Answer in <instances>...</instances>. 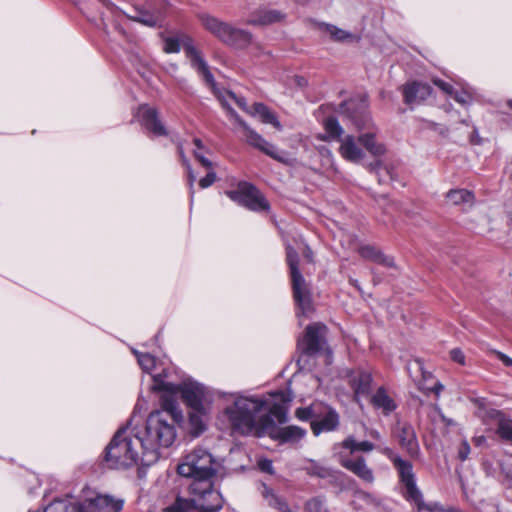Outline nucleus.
<instances>
[{"mask_svg":"<svg viewBox=\"0 0 512 512\" xmlns=\"http://www.w3.org/2000/svg\"><path fill=\"white\" fill-rule=\"evenodd\" d=\"M483 441H485V439L483 437H479L476 439L477 445H480Z\"/></svg>","mask_w":512,"mask_h":512,"instance_id":"58","label":"nucleus"},{"mask_svg":"<svg viewBox=\"0 0 512 512\" xmlns=\"http://www.w3.org/2000/svg\"><path fill=\"white\" fill-rule=\"evenodd\" d=\"M273 400L258 397L237 396L232 405L224 410L233 429L242 434L262 433L273 426L274 421L286 422V405L292 395L285 391L271 394Z\"/></svg>","mask_w":512,"mask_h":512,"instance_id":"2","label":"nucleus"},{"mask_svg":"<svg viewBox=\"0 0 512 512\" xmlns=\"http://www.w3.org/2000/svg\"><path fill=\"white\" fill-rule=\"evenodd\" d=\"M286 258L292 278L294 299L297 305L299 306L302 314H308L313 310V306L311 295L307 288L305 279L303 278L298 268V253L294 248L288 246L286 248Z\"/></svg>","mask_w":512,"mask_h":512,"instance_id":"9","label":"nucleus"},{"mask_svg":"<svg viewBox=\"0 0 512 512\" xmlns=\"http://www.w3.org/2000/svg\"><path fill=\"white\" fill-rule=\"evenodd\" d=\"M350 118L355 127L362 132L373 130V123L369 113L364 109V104L359 111H353Z\"/></svg>","mask_w":512,"mask_h":512,"instance_id":"29","label":"nucleus"},{"mask_svg":"<svg viewBox=\"0 0 512 512\" xmlns=\"http://www.w3.org/2000/svg\"><path fill=\"white\" fill-rule=\"evenodd\" d=\"M306 473L310 476H316L319 478H329L333 476L331 468L315 461L309 460L308 464L304 467Z\"/></svg>","mask_w":512,"mask_h":512,"instance_id":"32","label":"nucleus"},{"mask_svg":"<svg viewBox=\"0 0 512 512\" xmlns=\"http://www.w3.org/2000/svg\"><path fill=\"white\" fill-rule=\"evenodd\" d=\"M341 465L356 475L360 480L366 484L372 485L375 481L374 473L368 467L366 460L359 456L355 458L341 457Z\"/></svg>","mask_w":512,"mask_h":512,"instance_id":"17","label":"nucleus"},{"mask_svg":"<svg viewBox=\"0 0 512 512\" xmlns=\"http://www.w3.org/2000/svg\"><path fill=\"white\" fill-rule=\"evenodd\" d=\"M323 30L330 35L334 41L338 42H358L360 37L340 29L334 25L324 24Z\"/></svg>","mask_w":512,"mask_h":512,"instance_id":"30","label":"nucleus"},{"mask_svg":"<svg viewBox=\"0 0 512 512\" xmlns=\"http://www.w3.org/2000/svg\"><path fill=\"white\" fill-rule=\"evenodd\" d=\"M391 460L400 475L401 482L405 486L407 498L412 499L419 508V502H423V500L420 491L416 487L411 463L396 455L392 456Z\"/></svg>","mask_w":512,"mask_h":512,"instance_id":"14","label":"nucleus"},{"mask_svg":"<svg viewBox=\"0 0 512 512\" xmlns=\"http://www.w3.org/2000/svg\"><path fill=\"white\" fill-rule=\"evenodd\" d=\"M507 477L512 479V474H507Z\"/></svg>","mask_w":512,"mask_h":512,"instance_id":"61","label":"nucleus"},{"mask_svg":"<svg viewBox=\"0 0 512 512\" xmlns=\"http://www.w3.org/2000/svg\"><path fill=\"white\" fill-rule=\"evenodd\" d=\"M219 467L220 464L206 449L196 448L188 453L178 465V473L193 479L189 485L191 498L177 497L165 511L218 512L223 506V499L219 491L214 489L211 479Z\"/></svg>","mask_w":512,"mask_h":512,"instance_id":"1","label":"nucleus"},{"mask_svg":"<svg viewBox=\"0 0 512 512\" xmlns=\"http://www.w3.org/2000/svg\"><path fill=\"white\" fill-rule=\"evenodd\" d=\"M326 333L327 327L322 323L316 322L308 325L301 341L303 352L313 355L324 350L326 345Z\"/></svg>","mask_w":512,"mask_h":512,"instance_id":"13","label":"nucleus"},{"mask_svg":"<svg viewBox=\"0 0 512 512\" xmlns=\"http://www.w3.org/2000/svg\"><path fill=\"white\" fill-rule=\"evenodd\" d=\"M298 3H306L308 0H295Z\"/></svg>","mask_w":512,"mask_h":512,"instance_id":"60","label":"nucleus"},{"mask_svg":"<svg viewBox=\"0 0 512 512\" xmlns=\"http://www.w3.org/2000/svg\"><path fill=\"white\" fill-rule=\"evenodd\" d=\"M451 96L460 104H466L470 100V96L466 92H453V95Z\"/></svg>","mask_w":512,"mask_h":512,"instance_id":"49","label":"nucleus"},{"mask_svg":"<svg viewBox=\"0 0 512 512\" xmlns=\"http://www.w3.org/2000/svg\"><path fill=\"white\" fill-rule=\"evenodd\" d=\"M361 257L364 259L376 262L386 267H395L394 260L391 257L384 255L379 249L371 245L361 246L358 250Z\"/></svg>","mask_w":512,"mask_h":512,"instance_id":"23","label":"nucleus"},{"mask_svg":"<svg viewBox=\"0 0 512 512\" xmlns=\"http://www.w3.org/2000/svg\"><path fill=\"white\" fill-rule=\"evenodd\" d=\"M142 459V440L129 426L119 429L106 447L105 461L110 468H128Z\"/></svg>","mask_w":512,"mask_h":512,"instance_id":"4","label":"nucleus"},{"mask_svg":"<svg viewBox=\"0 0 512 512\" xmlns=\"http://www.w3.org/2000/svg\"><path fill=\"white\" fill-rule=\"evenodd\" d=\"M370 436L377 440H379L381 438L380 433L376 430L370 431Z\"/></svg>","mask_w":512,"mask_h":512,"instance_id":"56","label":"nucleus"},{"mask_svg":"<svg viewBox=\"0 0 512 512\" xmlns=\"http://www.w3.org/2000/svg\"><path fill=\"white\" fill-rule=\"evenodd\" d=\"M195 158L201 163V165L207 169H210L212 167L211 161H209L207 158H205L203 155H201L199 152H194Z\"/></svg>","mask_w":512,"mask_h":512,"instance_id":"51","label":"nucleus"},{"mask_svg":"<svg viewBox=\"0 0 512 512\" xmlns=\"http://www.w3.org/2000/svg\"><path fill=\"white\" fill-rule=\"evenodd\" d=\"M263 496L265 500L267 501L268 505L278 509L280 512H287L288 506L286 502L274 494V492L271 489H268L267 487L264 488Z\"/></svg>","mask_w":512,"mask_h":512,"instance_id":"35","label":"nucleus"},{"mask_svg":"<svg viewBox=\"0 0 512 512\" xmlns=\"http://www.w3.org/2000/svg\"><path fill=\"white\" fill-rule=\"evenodd\" d=\"M394 433L402 449L412 457L417 456L419 444L414 428L408 423H398Z\"/></svg>","mask_w":512,"mask_h":512,"instance_id":"15","label":"nucleus"},{"mask_svg":"<svg viewBox=\"0 0 512 512\" xmlns=\"http://www.w3.org/2000/svg\"><path fill=\"white\" fill-rule=\"evenodd\" d=\"M133 353L137 356L138 363L140 367L145 372H150L155 367V358L149 353H139L136 350H133Z\"/></svg>","mask_w":512,"mask_h":512,"instance_id":"38","label":"nucleus"},{"mask_svg":"<svg viewBox=\"0 0 512 512\" xmlns=\"http://www.w3.org/2000/svg\"><path fill=\"white\" fill-rule=\"evenodd\" d=\"M324 128L326 136L321 139L324 141H338L340 142L339 154L347 161L359 163L365 156L364 151L359 146L358 137L353 135H344V129L339 124L338 120L334 117H328L324 121Z\"/></svg>","mask_w":512,"mask_h":512,"instance_id":"8","label":"nucleus"},{"mask_svg":"<svg viewBox=\"0 0 512 512\" xmlns=\"http://www.w3.org/2000/svg\"><path fill=\"white\" fill-rule=\"evenodd\" d=\"M199 19L208 32L228 46L242 49L252 42V34L247 30L236 28L209 14H200Z\"/></svg>","mask_w":512,"mask_h":512,"instance_id":"7","label":"nucleus"},{"mask_svg":"<svg viewBox=\"0 0 512 512\" xmlns=\"http://www.w3.org/2000/svg\"><path fill=\"white\" fill-rule=\"evenodd\" d=\"M338 423L339 418L337 413L332 409H327L322 419L313 420L311 422V429L314 435L318 436L323 431L334 430L338 426Z\"/></svg>","mask_w":512,"mask_h":512,"instance_id":"21","label":"nucleus"},{"mask_svg":"<svg viewBox=\"0 0 512 512\" xmlns=\"http://www.w3.org/2000/svg\"><path fill=\"white\" fill-rule=\"evenodd\" d=\"M70 512H77V505H73L70 508ZM43 512H69V505L67 501L55 500L50 503Z\"/></svg>","mask_w":512,"mask_h":512,"instance_id":"39","label":"nucleus"},{"mask_svg":"<svg viewBox=\"0 0 512 512\" xmlns=\"http://www.w3.org/2000/svg\"><path fill=\"white\" fill-rule=\"evenodd\" d=\"M342 447L348 449L351 454L356 451L370 452L374 449V445L369 441L357 442L353 436L347 437L342 442Z\"/></svg>","mask_w":512,"mask_h":512,"instance_id":"33","label":"nucleus"},{"mask_svg":"<svg viewBox=\"0 0 512 512\" xmlns=\"http://www.w3.org/2000/svg\"><path fill=\"white\" fill-rule=\"evenodd\" d=\"M432 92V88L421 82H413L406 84L403 87L404 101L406 104L411 105L427 99Z\"/></svg>","mask_w":512,"mask_h":512,"instance_id":"19","label":"nucleus"},{"mask_svg":"<svg viewBox=\"0 0 512 512\" xmlns=\"http://www.w3.org/2000/svg\"><path fill=\"white\" fill-rule=\"evenodd\" d=\"M341 108L345 109L346 111L354 110L355 104L353 101L345 102Z\"/></svg>","mask_w":512,"mask_h":512,"instance_id":"54","label":"nucleus"},{"mask_svg":"<svg viewBox=\"0 0 512 512\" xmlns=\"http://www.w3.org/2000/svg\"><path fill=\"white\" fill-rule=\"evenodd\" d=\"M509 106L512 108V100L509 101Z\"/></svg>","mask_w":512,"mask_h":512,"instance_id":"62","label":"nucleus"},{"mask_svg":"<svg viewBox=\"0 0 512 512\" xmlns=\"http://www.w3.org/2000/svg\"><path fill=\"white\" fill-rule=\"evenodd\" d=\"M206 414V409L204 406H202V410H192L189 414V422L192 426L195 435H199L201 432L204 431L205 425H204V416Z\"/></svg>","mask_w":512,"mask_h":512,"instance_id":"34","label":"nucleus"},{"mask_svg":"<svg viewBox=\"0 0 512 512\" xmlns=\"http://www.w3.org/2000/svg\"><path fill=\"white\" fill-rule=\"evenodd\" d=\"M141 125L156 136L167 135V130L158 117L156 109L143 105L138 110Z\"/></svg>","mask_w":512,"mask_h":512,"instance_id":"16","label":"nucleus"},{"mask_svg":"<svg viewBox=\"0 0 512 512\" xmlns=\"http://www.w3.org/2000/svg\"><path fill=\"white\" fill-rule=\"evenodd\" d=\"M490 416L498 422L497 434L503 440L512 444V420L506 419L503 413L498 410H492Z\"/></svg>","mask_w":512,"mask_h":512,"instance_id":"26","label":"nucleus"},{"mask_svg":"<svg viewBox=\"0 0 512 512\" xmlns=\"http://www.w3.org/2000/svg\"><path fill=\"white\" fill-rule=\"evenodd\" d=\"M152 389L155 391L164 392L162 396H171L177 403V394H181L184 402L192 410H202L203 400L205 398V387L200 383L194 381H184L183 383L176 385L164 381L162 375L153 376Z\"/></svg>","mask_w":512,"mask_h":512,"instance_id":"6","label":"nucleus"},{"mask_svg":"<svg viewBox=\"0 0 512 512\" xmlns=\"http://www.w3.org/2000/svg\"><path fill=\"white\" fill-rule=\"evenodd\" d=\"M85 496L77 504V512H119L124 501L110 495H100L90 490H83Z\"/></svg>","mask_w":512,"mask_h":512,"instance_id":"11","label":"nucleus"},{"mask_svg":"<svg viewBox=\"0 0 512 512\" xmlns=\"http://www.w3.org/2000/svg\"><path fill=\"white\" fill-rule=\"evenodd\" d=\"M286 15L284 12L274 8L262 7L255 10L245 21L248 25L265 26L284 21Z\"/></svg>","mask_w":512,"mask_h":512,"instance_id":"18","label":"nucleus"},{"mask_svg":"<svg viewBox=\"0 0 512 512\" xmlns=\"http://www.w3.org/2000/svg\"><path fill=\"white\" fill-rule=\"evenodd\" d=\"M494 353L505 366L512 367V358L500 351H495Z\"/></svg>","mask_w":512,"mask_h":512,"instance_id":"50","label":"nucleus"},{"mask_svg":"<svg viewBox=\"0 0 512 512\" xmlns=\"http://www.w3.org/2000/svg\"><path fill=\"white\" fill-rule=\"evenodd\" d=\"M371 404L376 409L382 410L385 415L390 414L396 409L394 400L388 395L387 391L380 387L371 397Z\"/></svg>","mask_w":512,"mask_h":512,"instance_id":"25","label":"nucleus"},{"mask_svg":"<svg viewBox=\"0 0 512 512\" xmlns=\"http://www.w3.org/2000/svg\"><path fill=\"white\" fill-rule=\"evenodd\" d=\"M194 144L196 145V147H197L198 149L203 148L202 141H201L200 139H198V138L194 139Z\"/></svg>","mask_w":512,"mask_h":512,"instance_id":"57","label":"nucleus"},{"mask_svg":"<svg viewBox=\"0 0 512 512\" xmlns=\"http://www.w3.org/2000/svg\"><path fill=\"white\" fill-rule=\"evenodd\" d=\"M419 511H427V512H459L457 509L453 507H447L440 505L439 503H424L419 502Z\"/></svg>","mask_w":512,"mask_h":512,"instance_id":"40","label":"nucleus"},{"mask_svg":"<svg viewBox=\"0 0 512 512\" xmlns=\"http://www.w3.org/2000/svg\"><path fill=\"white\" fill-rule=\"evenodd\" d=\"M250 115L253 117H258L264 124L273 125L277 130L282 129V125L278 121L276 114L263 103H254L252 105V111H250Z\"/></svg>","mask_w":512,"mask_h":512,"instance_id":"22","label":"nucleus"},{"mask_svg":"<svg viewBox=\"0 0 512 512\" xmlns=\"http://www.w3.org/2000/svg\"><path fill=\"white\" fill-rule=\"evenodd\" d=\"M179 153H180V157H181V161L183 163V165H185L186 169H187V174H188V181H189V188H190V194H191V198H193V195H194V190H193V186H194V182L196 180V176L186 158V156L184 155L183 153V150L181 147H179Z\"/></svg>","mask_w":512,"mask_h":512,"instance_id":"41","label":"nucleus"},{"mask_svg":"<svg viewBox=\"0 0 512 512\" xmlns=\"http://www.w3.org/2000/svg\"><path fill=\"white\" fill-rule=\"evenodd\" d=\"M161 409L153 411L146 420L145 427L136 431L142 440L141 464L150 466L155 463L161 447H169L176 438L175 423L183 420L182 411L171 396H161Z\"/></svg>","mask_w":512,"mask_h":512,"instance_id":"3","label":"nucleus"},{"mask_svg":"<svg viewBox=\"0 0 512 512\" xmlns=\"http://www.w3.org/2000/svg\"><path fill=\"white\" fill-rule=\"evenodd\" d=\"M227 196L234 202L252 211H264L269 209V203L263 194L247 182H241L234 191L226 192Z\"/></svg>","mask_w":512,"mask_h":512,"instance_id":"10","label":"nucleus"},{"mask_svg":"<svg viewBox=\"0 0 512 512\" xmlns=\"http://www.w3.org/2000/svg\"><path fill=\"white\" fill-rule=\"evenodd\" d=\"M354 496H355V499L361 500V501L365 502L368 505L377 506L380 503V501L374 495H372V494H370L368 492H365L363 490L355 491Z\"/></svg>","mask_w":512,"mask_h":512,"instance_id":"42","label":"nucleus"},{"mask_svg":"<svg viewBox=\"0 0 512 512\" xmlns=\"http://www.w3.org/2000/svg\"><path fill=\"white\" fill-rule=\"evenodd\" d=\"M358 142L373 156H381L386 151L384 145L377 141L374 130L360 133Z\"/></svg>","mask_w":512,"mask_h":512,"instance_id":"24","label":"nucleus"},{"mask_svg":"<svg viewBox=\"0 0 512 512\" xmlns=\"http://www.w3.org/2000/svg\"><path fill=\"white\" fill-rule=\"evenodd\" d=\"M444 389V386L441 383H436L434 387H432L430 390L434 392L436 395H439L440 392Z\"/></svg>","mask_w":512,"mask_h":512,"instance_id":"52","label":"nucleus"},{"mask_svg":"<svg viewBox=\"0 0 512 512\" xmlns=\"http://www.w3.org/2000/svg\"><path fill=\"white\" fill-rule=\"evenodd\" d=\"M171 69H172L173 71H176V70H177V65H176V64H172V65H171Z\"/></svg>","mask_w":512,"mask_h":512,"instance_id":"59","label":"nucleus"},{"mask_svg":"<svg viewBox=\"0 0 512 512\" xmlns=\"http://www.w3.org/2000/svg\"><path fill=\"white\" fill-rule=\"evenodd\" d=\"M306 435V430L298 426H287L281 428L277 438L283 442H298Z\"/></svg>","mask_w":512,"mask_h":512,"instance_id":"31","label":"nucleus"},{"mask_svg":"<svg viewBox=\"0 0 512 512\" xmlns=\"http://www.w3.org/2000/svg\"><path fill=\"white\" fill-rule=\"evenodd\" d=\"M447 200L453 205L466 204L469 207L474 204V194L466 189H452L446 195Z\"/></svg>","mask_w":512,"mask_h":512,"instance_id":"27","label":"nucleus"},{"mask_svg":"<svg viewBox=\"0 0 512 512\" xmlns=\"http://www.w3.org/2000/svg\"><path fill=\"white\" fill-rule=\"evenodd\" d=\"M307 512H325V507L320 499H312L306 504Z\"/></svg>","mask_w":512,"mask_h":512,"instance_id":"43","label":"nucleus"},{"mask_svg":"<svg viewBox=\"0 0 512 512\" xmlns=\"http://www.w3.org/2000/svg\"><path fill=\"white\" fill-rule=\"evenodd\" d=\"M216 181V174L209 171L207 175L200 179L199 186L203 189L210 187Z\"/></svg>","mask_w":512,"mask_h":512,"instance_id":"44","label":"nucleus"},{"mask_svg":"<svg viewBox=\"0 0 512 512\" xmlns=\"http://www.w3.org/2000/svg\"><path fill=\"white\" fill-rule=\"evenodd\" d=\"M186 37L188 36L183 35L181 38L164 37L163 51L167 54L178 53L181 50V47H183V40Z\"/></svg>","mask_w":512,"mask_h":512,"instance_id":"37","label":"nucleus"},{"mask_svg":"<svg viewBox=\"0 0 512 512\" xmlns=\"http://www.w3.org/2000/svg\"><path fill=\"white\" fill-rule=\"evenodd\" d=\"M131 19L143 25L155 27L162 22V14L159 11L152 13L145 9H137L135 15L131 16Z\"/></svg>","mask_w":512,"mask_h":512,"instance_id":"28","label":"nucleus"},{"mask_svg":"<svg viewBox=\"0 0 512 512\" xmlns=\"http://www.w3.org/2000/svg\"><path fill=\"white\" fill-rule=\"evenodd\" d=\"M382 167V163L380 161H375L369 165L371 171L378 172V170Z\"/></svg>","mask_w":512,"mask_h":512,"instance_id":"53","label":"nucleus"},{"mask_svg":"<svg viewBox=\"0 0 512 512\" xmlns=\"http://www.w3.org/2000/svg\"><path fill=\"white\" fill-rule=\"evenodd\" d=\"M433 83L447 95H453L454 89L449 83L438 78L433 79Z\"/></svg>","mask_w":512,"mask_h":512,"instance_id":"45","label":"nucleus"},{"mask_svg":"<svg viewBox=\"0 0 512 512\" xmlns=\"http://www.w3.org/2000/svg\"><path fill=\"white\" fill-rule=\"evenodd\" d=\"M451 359L461 365L465 363V356L460 349H453L450 352Z\"/></svg>","mask_w":512,"mask_h":512,"instance_id":"47","label":"nucleus"},{"mask_svg":"<svg viewBox=\"0 0 512 512\" xmlns=\"http://www.w3.org/2000/svg\"><path fill=\"white\" fill-rule=\"evenodd\" d=\"M183 49L186 57L189 59L191 66L202 75L206 83L212 88L214 94L217 96L222 106L227 105L225 97L216 89V83L206 61L203 59L201 52L194 46L193 40L186 37L183 40Z\"/></svg>","mask_w":512,"mask_h":512,"instance_id":"12","label":"nucleus"},{"mask_svg":"<svg viewBox=\"0 0 512 512\" xmlns=\"http://www.w3.org/2000/svg\"><path fill=\"white\" fill-rule=\"evenodd\" d=\"M350 383L354 390L355 399L359 402L360 396L369 395L371 391L372 376L368 372L360 371L352 376Z\"/></svg>","mask_w":512,"mask_h":512,"instance_id":"20","label":"nucleus"},{"mask_svg":"<svg viewBox=\"0 0 512 512\" xmlns=\"http://www.w3.org/2000/svg\"><path fill=\"white\" fill-rule=\"evenodd\" d=\"M258 466H259V469L263 472H266V473H269V474H273L274 473V469H273V463L271 460H268V459H262L258 462Z\"/></svg>","mask_w":512,"mask_h":512,"instance_id":"46","label":"nucleus"},{"mask_svg":"<svg viewBox=\"0 0 512 512\" xmlns=\"http://www.w3.org/2000/svg\"><path fill=\"white\" fill-rule=\"evenodd\" d=\"M470 453V445L468 444L467 441H463L460 445V448H459V458L464 461L468 458V455Z\"/></svg>","mask_w":512,"mask_h":512,"instance_id":"48","label":"nucleus"},{"mask_svg":"<svg viewBox=\"0 0 512 512\" xmlns=\"http://www.w3.org/2000/svg\"><path fill=\"white\" fill-rule=\"evenodd\" d=\"M222 95L225 97L227 101V105L223 106L227 109L229 115L231 118L235 120V122L238 123V125L242 128L243 137L245 138V141L253 146L254 148L260 150L261 152L265 153L266 155L270 156L271 158L283 162V157L277 152L276 147L266 141L259 133H257L255 130H253L230 106L228 103V99H232L235 101V103L238 105L239 108H241L243 111L248 113L250 115V111H252V106L248 107L246 104V101L242 97L236 96L231 91H226L225 93H222Z\"/></svg>","mask_w":512,"mask_h":512,"instance_id":"5","label":"nucleus"},{"mask_svg":"<svg viewBox=\"0 0 512 512\" xmlns=\"http://www.w3.org/2000/svg\"><path fill=\"white\" fill-rule=\"evenodd\" d=\"M304 256L305 258L309 261V262H312L313 261V253L311 251V249L309 247H306L305 250H304Z\"/></svg>","mask_w":512,"mask_h":512,"instance_id":"55","label":"nucleus"},{"mask_svg":"<svg viewBox=\"0 0 512 512\" xmlns=\"http://www.w3.org/2000/svg\"><path fill=\"white\" fill-rule=\"evenodd\" d=\"M320 406L319 405H311L306 408H298L296 410V416L298 419L306 421V420H317L320 416Z\"/></svg>","mask_w":512,"mask_h":512,"instance_id":"36","label":"nucleus"}]
</instances>
